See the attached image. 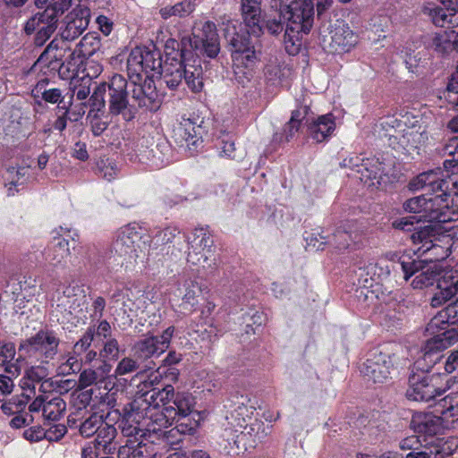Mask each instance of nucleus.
Segmentation results:
<instances>
[{
  "label": "nucleus",
  "mask_w": 458,
  "mask_h": 458,
  "mask_svg": "<svg viewBox=\"0 0 458 458\" xmlns=\"http://www.w3.org/2000/svg\"><path fill=\"white\" fill-rule=\"evenodd\" d=\"M195 431L196 428L192 425H189L187 423H180L170 430L165 431L164 438L168 445H177L182 441V438L180 437L177 440H170V437H174L176 435H193Z\"/></svg>",
  "instance_id": "obj_46"
},
{
  "label": "nucleus",
  "mask_w": 458,
  "mask_h": 458,
  "mask_svg": "<svg viewBox=\"0 0 458 458\" xmlns=\"http://www.w3.org/2000/svg\"><path fill=\"white\" fill-rule=\"evenodd\" d=\"M64 293L67 298L65 305L68 306L70 313L82 311L86 304V295L79 286L67 287Z\"/></svg>",
  "instance_id": "obj_40"
},
{
  "label": "nucleus",
  "mask_w": 458,
  "mask_h": 458,
  "mask_svg": "<svg viewBox=\"0 0 458 458\" xmlns=\"http://www.w3.org/2000/svg\"><path fill=\"white\" fill-rule=\"evenodd\" d=\"M359 174L360 181L368 187L378 188L386 175V168L378 158L369 157L365 159Z\"/></svg>",
  "instance_id": "obj_26"
},
{
  "label": "nucleus",
  "mask_w": 458,
  "mask_h": 458,
  "mask_svg": "<svg viewBox=\"0 0 458 458\" xmlns=\"http://www.w3.org/2000/svg\"><path fill=\"white\" fill-rule=\"evenodd\" d=\"M197 6V0H182L174 5H166L159 10V14L164 20L172 16L184 18L191 15Z\"/></svg>",
  "instance_id": "obj_36"
},
{
  "label": "nucleus",
  "mask_w": 458,
  "mask_h": 458,
  "mask_svg": "<svg viewBox=\"0 0 458 458\" xmlns=\"http://www.w3.org/2000/svg\"><path fill=\"white\" fill-rule=\"evenodd\" d=\"M140 367V365L137 359L131 356L123 357L118 361L114 369V376L122 377L136 372Z\"/></svg>",
  "instance_id": "obj_48"
},
{
  "label": "nucleus",
  "mask_w": 458,
  "mask_h": 458,
  "mask_svg": "<svg viewBox=\"0 0 458 458\" xmlns=\"http://www.w3.org/2000/svg\"><path fill=\"white\" fill-rule=\"evenodd\" d=\"M131 97L140 108L157 111L160 107L158 93L151 80H145L142 84L134 83Z\"/></svg>",
  "instance_id": "obj_21"
},
{
  "label": "nucleus",
  "mask_w": 458,
  "mask_h": 458,
  "mask_svg": "<svg viewBox=\"0 0 458 458\" xmlns=\"http://www.w3.org/2000/svg\"><path fill=\"white\" fill-rule=\"evenodd\" d=\"M300 8H293L284 17L287 21L284 34V44L289 55H296L301 45L303 34H308L313 25L314 4L312 0L299 3Z\"/></svg>",
  "instance_id": "obj_4"
},
{
  "label": "nucleus",
  "mask_w": 458,
  "mask_h": 458,
  "mask_svg": "<svg viewBox=\"0 0 458 458\" xmlns=\"http://www.w3.org/2000/svg\"><path fill=\"white\" fill-rule=\"evenodd\" d=\"M187 261L194 266L210 267L215 262L214 240L211 234L200 228L193 232L189 242Z\"/></svg>",
  "instance_id": "obj_9"
},
{
  "label": "nucleus",
  "mask_w": 458,
  "mask_h": 458,
  "mask_svg": "<svg viewBox=\"0 0 458 458\" xmlns=\"http://www.w3.org/2000/svg\"><path fill=\"white\" fill-rule=\"evenodd\" d=\"M415 190L425 189L435 195H443L447 199L458 195V182L451 178L445 179L440 172L428 171L419 174L411 182Z\"/></svg>",
  "instance_id": "obj_13"
},
{
  "label": "nucleus",
  "mask_w": 458,
  "mask_h": 458,
  "mask_svg": "<svg viewBox=\"0 0 458 458\" xmlns=\"http://www.w3.org/2000/svg\"><path fill=\"white\" fill-rule=\"evenodd\" d=\"M233 46L234 50L232 53V57L238 65L242 64L249 67L257 61V51L254 46H251L249 42L235 39Z\"/></svg>",
  "instance_id": "obj_34"
},
{
  "label": "nucleus",
  "mask_w": 458,
  "mask_h": 458,
  "mask_svg": "<svg viewBox=\"0 0 458 458\" xmlns=\"http://www.w3.org/2000/svg\"><path fill=\"white\" fill-rule=\"evenodd\" d=\"M15 346L12 343L0 346V366H4L11 362L15 357Z\"/></svg>",
  "instance_id": "obj_60"
},
{
  "label": "nucleus",
  "mask_w": 458,
  "mask_h": 458,
  "mask_svg": "<svg viewBox=\"0 0 458 458\" xmlns=\"http://www.w3.org/2000/svg\"><path fill=\"white\" fill-rule=\"evenodd\" d=\"M218 35L215 23L205 21L200 29L194 28L192 38H182L180 59L166 54L159 73L170 89H176L182 82L193 92L203 88V69L199 55L214 58L219 53Z\"/></svg>",
  "instance_id": "obj_1"
},
{
  "label": "nucleus",
  "mask_w": 458,
  "mask_h": 458,
  "mask_svg": "<svg viewBox=\"0 0 458 458\" xmlns=\"http://www.w3.org/2000/svg\"><path fill=\"white\" fill-rule=\"evenodd\" d=\"M445 98L458 109V80L452 78L447 84Z\"/></svg>",
  "instance_id": "obj_56"
},
{
  "label": "nucleus",
  "mask_w": 458,
  "mask_h": 458,
  "mask_svg": "<svg viewBox=\"0 0 458 458\" xmlns=\"http://www.w3.org/2000/svg\"><path fill=\"white\" fill-rule=\"evenodd\" d=\"M436 410L444 420L455 421L458 420V392H453L440 400Z\"/></svg>",
  "instance_id": "obj_38"
},
{
  "label": "nucleus",
  "mask_w": 458,
  "mask_h": 458,
  "mask_svg": "<svg viewBox=\"0 0 458 458\" xmlns=\"http://www.w3.org/2000/svg\"><path fill=\"white\" fill-rule=\"evenodd\" d=\"M411 427L414 432L433 436L441 430L440 417L431 413H416L411 420Z\"/></svg>",
  "instance_id": "obj_31"
},
{
  "label": "nucleus",
  "mask_w": 458,
  "mask_h": 458,
  "mask_svg": "<svg viewBox=\"0 0 458 458\" xmlns=\"http://www.w3.org/2000/svg\"><path fill=\"white\" fill-rule=\"evenodd\" d=\"M66 410L65 402L58 395L50 396L40 394L29 405L32 414L41 416L45 420H59Z\"/></svg>",
  "instance_id": "obj_19"
},
{
  "label": "nucleus",
  "mask_w": 458,
  "mask_h": 458,
  "mask_svg": "<svg viewBox=\"0 0 458 458\" xmlns=\"http://www.w3.org/2000/svg\"><path fill=\"white\" fill-rule=\"evenodd\" d=\"M103 71L102 65L94 60H89L86 63L84 67L85 74L83 78H89L90 81L93 78H97Z\"/></svg>",
  "instance_id": "obj_64"
},
{
  "label": "nucleus",
  "mask_w": 458,
  "mask_h": 458,
  "mask_svg": "<svg viewBox=\"0 0 458 458\" xmlns=\"http://www.w3.org/2000/svg\"><path fill=\"white\" fill-rule=\"evenodd\" d=\"M433 46L439 53H446L455 48L454 41H450L445 35H437L433 39Z\"/></svg>",
  "instance_id": "obj_59"
},
{
  "label": "nucleus",
  "mask_w": 458,
  "mask_h": 458,
  "mask_svg": "<svg viewBox=\"0 0 458 458\" xmlns=\"http://www.w3.org/2000/svg\"><path fill=\"white\" fill-rule=\"evenodd\" d=\"M394 360V355L376 351L369 354L360 371L368 381L384 383L390 377Z\"/></svg>",
  "instance_id": "obj_14"
},
{
  "label": "nucleus",
  "mask_w": 458,
  "mask_h": 458,
  "mask_svg": "<svg viewBox=\"0 0 458 458\" xmlns=\"http://www.w3.org/2000/svg\"><path fill=\"white\" fill-rule=\"evenodd\" d=\"M122 348L116 338L104 341L99 355L107 360H117L120 357Z\"/></svg>",
  "instance_id": "obj_50"
},
{
  "label": "nucleus",
  "mask_w": 458,
  "mask_h": 458,
  "mask_svg": "<svg viewBox=\"0 0 458 458\" xmlns=\"http://www.w3.org/2000/svg\"><path fill=\"white\" fill-rule=\"evenodd\" d=\"M142 228L135 223L123 225L116 231L112 247L123 259L121 266L128 268L137 263L142 253Z\"/></svg>",
  "instance_id": "obj_6"
},
{
  "label": "nucleus",
  "mask_w": 458,
  "mask_h": 458,
  "mask_svg": "<svg viewBox=\"0 0 458 458\" xmlns=\"http://www.w3.org/2000/svg\"><path fill=\"white\" fill-rule=\"evenodd\" d=\"M108 88V83L103 82L98 85L89 98V102L93 109L100 110L105 106V93Z\"/></svg>",
  "instance_id": "obj_55"
},
{
  "label": "nucleus",
  "mask_w": 458,
  "mask_h": 458,
  "mask_svg": "<svg viewBox=\"0 0 458 458\" xmlns=\"http://www.w3.org/2000/svg\"><path fill=\"white\" fill-rule=\"evenodd\" d=\"M174 332V327H169L160 336L148 335L138 341L134 344L135 354L144 360L159 356L168 349Z\"/></svg>",
  "instance_id": "obj_18"
},
{
  "label": "nucleus",
  "mask_w": 458,
  "mask_h": 458,
  "mask_svg": "<svg viewBox=\"0 0 458 458\" xmlns=\"http://www.w3.org/2000/svg\"><path fill=\"white\" fill-rule=\"evenodd\" d=\"M394 264L386 259H381L367 267L368 274H371V279L377 282L386 279L394 269Z\"/></svg>",
  "instance_id": "obj_42"
},
{
  "label": "nucleus",
  "mask_w": 458,
  "mask_h": 458,
  "mask_svg": "<svg viewBox=\"0 0 458 458\" xmlns=\"http://www.w3.org/2000/svg\"><path fill=\"white\" fill-rule=\"evenodd\" d=\"M104 420L102 415L93 413L81 424V435L84 437H92L97 434Z\"/></svg>",
  "instance_id": "obj_43"
},
{
  "label": "nucleus",
  "mask_w": 458,
  "mask_h": 458,
  "mask_svg": "<svg viewBox=\"0 0 458 458\" xmlns=\"http://www.w3.org/2000/svg\"><path fill=\"white\" fill-rule=\"evenodd\" d=\"M434 377L423 371L412 373L409 377V387L406 396L416 402H428L436 396L441 395L445 390L437 387L433 383Z\"/></svg>",
  "instance_id": "obj_16"
},
{
  "label": "nucleus",
  "mask_w": 458,
  "mask_h": 458,
  "mask_svg": "<svg viewBox=\"0 0 458 458\" xmlns=\"http://www.w3.org/2000/svg\"><path fill=\"white\" fill-rule=\"evenodd\" d=\"M168 408L174 409L175 419L177 417L185 418L191 414L193 410V398L186 393H174V396L170 397V403L166 404Z\"/></svg>",
  "instance_id": "obj_37"
},
{
  "label": "nucleus",
  "mask_w": 458,
  "mask_h": 458,
  "mask_svg": "<svg viewBox=\"0 0 458 458\" xmlns=\"http://www.w3.org/2000/svg\"><path fill=\"white\" fill-rule=\"evenodd\" d=\"M335 116L327 114L318 116L308 125L309 136L318 143L327 140L335 131Z\"/></svg>",
  "instance_id": "obj_25"
},
{
  "label": "nucleus",
  "mask_w": 458,
  "mask_h": 458,
  "mask_svg": "<svg viewBox=\"0 0 458 458\" xmlns=\"http://www.w3.org/2000/svg\"><path fill=\"white\" fill-rule=\"evenodd\" d=\"M443 152L444 155L452 157L451 159L444 161L445 169L454 173L456 168L458 169V141L451 140L445 146Z\"/></svg>",
  "instance_id": "obj_51"
},
{
  "label": "nucleus",
  "mask_w": 458,
  "mask_h": 458,
  "mask_svg": "<svg viewBox=\"0 0 458 458\" xmlns=\"http://www.w3.org/2000/svg\"><path fill=\"white\" fill-rule=\"evenodd\" d=\"M442 454L437 446H419L412 452H409L405 458H442Z\"/></svg>",
  "instance_id": "obj_52"
},
{
  "label": "nucleus",
  "mask_w": 458,
  "mask_h": 458,
  "mask_svg": "<svg viewBox=\"0 0 458 458\" xmlns=\"http://www.w3.org/2000/svg\"><path fill=\"white\" fill-rule=\"evenodd\" d=\"M458 342V325L435 335L427 341L424 347V358L429 359L435 352L446 349Z\"/></svg>",
  "instance_id": "obj_29"
},
{
  "label": "nucleus",
  "mask_w": 458,
  "mask_h": 458,
  "mask_svg": "<svg viewBox=\"0 0 458 458\" xmlns=\"http://www.w3.org/2000/svg\"><path fill=\"white\" fill-rule=\"evenodd\" d=\"M58 18L55 9L46 8L31 17L25 24V31L31 34L37 30L35 43L42 46L56 30Z\"/></svg>",
  "instance_id": "obj_15"
},
{
  "label": "nucleus",
  "mask_w": 458,
  "mask_h": 458,
  "mask_svg": "<svg viewBox=\"0 0 458 458\" xmlns=\"http://www.w3.org/2000/svg\"><path fill=\"white\" fill-rule=\"evenodd\" d=\"M403 208L409 213L419 215L420 220L435 223H447L458 218V212L448 205L447 199L443 195H420L407 199Z\"/></svg>",
  "instance_id": "obj_5"
},
{
  "label": "nucleus",
  "mask_w": 458,
  "mask_h": 458,
  "mask_svg": "<svg viewBox=\"0 0 458 458\" xmlns=\"http://www.w3.org/2000/svg\"><path fill=\"white\" fill-rule=\"evenodd\" d=\"M400 267L404 274V279L409 280L414 276L411 286L421 289L432 285L440 274L438 265L435 262L426 260H402Z\"/></svg>",
  "instance_id": "obj_10"
},
{
  "label": "nucleus",
  "mask_w": 458,
  "mask_h": 458,
  "mask_svg": "<svg viewBox=\"0 0 458 458\" xmlns=\"http://www.w3.org/2000/svg\"><path fill=\"white\" fill-rule=\"evenodd\" d=\"M409 120L408 114L402 116V119H389L383 124L396 128L394 134L391 135V138L398 140V144L402 148L410 153L411 150L419 148L424 145L428 140V133L426 129L421 124H419V121L416 120L411 126H407V121Z\"/></svg>",
  "instance_id": "obj_7"
},
{
  "label": "nucleus",
  "mask_w": 458,
  "mask_h": 458,
  "mask_svg": "<svg viewBox=\"0 0 458 458\" xmlns=\"http://www.w3.org/2000/svg\"><path fill=\"white\" fill-rule=\"evenodd\" d=\"M422 13L434 25L440 28L454 29L458 26V14L448 7L436 4L425 5Z\"/></svg>",
  "instance_id": "obj_24"
},
{
  "label": "nucleus",
  "mask_w": 458,
  "mask_h": 458,
  "mask_svg": "<svg viewBox=\"0 0 458 458\" xmlns=\"http://www.w3.org/2000/svg\"><path fill=\"white\" fill-rule=\"evenodd\" d=\"M175 141L193 154L202 143L199 128H197L191 120H183L174 130Z\"/></svg>",
  "instance_id": "obj_22"
},
{
  "label": "nucleus",
  "mask_w": 458,
  "mask_h": 458,
  "mask_svg": "<svg viewBox=\"0 0 458 458\" xmlns=\"http://www.w3.org/2000/svg\"><path fill=\"white\" fill-rule=\"evenodd\" d=\"M119 458H147V448L141 443L131 442L118 450Z\"/></svg>",
  "instance_id": "obj_44"
},
{
  "label": "nucleus",
  "mask_w": 458,
  "mask_h": 458,
  "mask_svg": "<svg viewBox=\"0 0 458 458\" xmlns=\"http://www.w3.org/2000/svg\"><path fill=\"white\" fill-rule=\"evenodd\" d=\"M331 47L335 52H349L357 43V37L347 24L340 23L331 31Z\"/></svg>",
  "instance_id": "obj_28"
},
{
  "label": "nucleus",
  "mask_w": 458,
  "mask_h": 458,
  "mask_svg": "<svg viewBox=\"0 0 458 458\" xmlns=\"http://www.w3.org/2000/svg\"><path fill=\"white\" fill-rule=\"evenodd\" d=\"M365 159L366 158L358 155H351L342 160L340 166L344 168H349L359 174L363 162H365Z\"/></svg>",
  "instance_id": "obj_57"
},
{
  "label": "nucleus",
  "mask_w": 458,
  "mask_h": 458,
  "mask_svg": "<svg viewBox=\"0 0 458 458\" xmlns=\"http://www.w3.org/2000/svg\"><path fill=\"white\" fill-rule=\"evenodd\" d=\"M89 9L87 7L81 8L79 17H76L67 22L65 30L62 33V37L66 40H73L81 36L87 29L89 22Z\"/></svg>",
  "instance_id": "obj_35"
},
{
  "label": "nucleus",
  "mask_w": 458,
  "mask_h": 458,
  "mask_svg": "<svg viewBox=\"0 0 458 458\" xmlns=\"http://www.w3.org/2000/svg\"><path fill=\"white\" fill-rule=\"evenodd\" d=\"M309 111L310 107L307 105H302L293 111L291 119L284 129L287 141L299 131L301 122L307 117Z\"/></svg>",
  "instance_id": "obj_41"
},
{
  "label": "nucleus",
  "mask_w": 458,
  "mask_h": 458,
  "mask_svg": "<svg viewBox=\"0 0 458 458\" xmlns=\"http://www.w3.org/2000/svg\"><path fill=\"white\" fill-rule=\"evenodd\" d=\"M98 384L103 383L111 371V365L103 361L97 369H89Z\"/></svg>",
  "instance_id": "obj_62"
},
{
  "label": "nucleus",
  "mask_w": 458,
  "mask_h": 458,
  "mask_svg": "<svg viewBox=\"0 0 458 458\" xmlns=\"http://www.w3.org/2000/svg\"><path fill=\"white\" fill-rule=\"evenodd\" d=\"M78 357L79 356H76L74 354L70 356L67 359L66 362L62 364L59 367L60 372L63 374H70L71 372H75L77 370H80L81 365V360L79 361Z\"/></svg>",
  "instance_id": "obj_63"
},
{
  "label": "nucleus",
  "mask_w": 458,
  "mask_h": 458,
  "mask_svg": "<svg viewBox=\"0 0 458 458\" xmlns=\"http://www.w3.org/2000/svg\"><path fill=\"white\" fill-rule=\"evenodd\" d=\"M127 81L120 75L114 74L108 82L109 113L113 115L121 114L125 121L135 117V112L129 106L127 93Z\"/></svg>",
  "instance_id": "obj_11"
},
{
  "label": "nucleus",
  "mask_w": 458,
  "mask_h": 458,
  "mask_svg": "<svg viewBox=\"0 0 458 458\" xmlns=\"http://www.w3.org/2000/svg\"><path fill=\"white\" fill-rule=\"evenodd\" d=\"M255 412V409L252 406H248L243 403H241L235 407L230 413V421L235 431L241 430L246 424L251 420V415ZM229 419V417H227Z\"/></svg>",
  "instance_id": "obj_39"
},
{
  "label": "nucleus",
  "mask_w": 458,
  "mask_h": 458,
  "mask_svg": "<svg viewBox=\"0 0 458 458\" xmlns=\"http://www.w3.org/2000/svg\"><path fill=\"white\" fill-rule=\"evenodd\" d=\"M69 241L64 237L55 238L52 244L47 249L45 259L52 267H64L70 257Z\"/></svg>",
  "instance_id": "obj_30"
},
{
  "label": "nucleus",
  "mask_w": 458,
  "mask_h": 458,
  "mask_svg": "<svg viewBox=\"0 0 458 458\" xmlns=\"http://www.w3.org/2000/svg\"><path fill=\"white\" fill-rule=\"evenodd\" d=\"M179 233V230L175 227H165L153 235V241L156 245L168 244L174 241Z\"/></svg>",
  "instance_id": "obj_53"
},
{
  "label": "nucleus",
  "mask_w": 458,
  "mask_h": 458,
  "mask_svg": "<svg viewBox=\"0 0 458 458\" xmlns=\"http://www.w3.org/2000/svg\"><path fill=\"white\" fill-rule=\"evenodd\" d=\"M453 298H455V301L432 318L431 327L440 323L458 325V271L445 272L438 280L437 291L431 298V306L439 307Z\"/></svg>",
  "instance_id": "obj_3"
},
{
  "label": "nucleus",
  "mask_w": 458,
  "mask_h": 458,
  "mask_svg": "<svg viewBox=\"0 0 458 458\" xmlns=\"http://www.w3.org/2000/svg\"><path fill=\"white\" fill-rule=\"evenodd\" d=\"M95 336V326L92 325L87 328L85 333L74 344L72 348V354L81 356L86 352L92 344Z\"/></svg>",
  "instance_id": "obj_45"
},
{
  "label": "nucleus",
  "mask_w": 458,
  "mask_h": 458,
  "mask_svg": "<svg viewBox=\"0 0 458 458\" xmlns=\"http://www.w3.org/2000/svg\"><path fill=\"white\" fill-rule=\"evenodd\" d=\"M164 63L158 51L143 47L133 48L127 59L128 71L137 75L145 72L147 74L151 73V76H154L159 73Z\"/></svg>",
  "instance_id": "obj_12"
},
{
  "label": "nucleus",
  "mask_w": 458,
  "mask_h": 458,
  "mask_svg": "<svg viewBox=\"0 0 458 458\" xmlns=\"http://www.w3.org/2000/svg\"><path fill=\"white\" fill-rule=\"evenodd\" d=\"M47 84L46 81H41L38 82L36 86V90L38 92L41 91V97L42 98L51 104H56L61 103L64 99L63 91L60 89L57 88H51V89H44L45 85Z\"/></svg>",
  "instance_id": "obj_49"
},
{
  "label": "nucleus",
  "mask_w": 458,
  "mask_h": 458,
  "mask_svg": "<svg viewBox=\"0 0 458 458\" xmlns=\"http://www.w3.org/2000/svg\"><path fill=\"white\" fill-rule=\"evenodd\" d=\"M60 338L52 329L39 330L34 335L21 342L19 351L30 357L52 359L57 353Z\"/></svg>",
  "instance_id": "obj_8"
},
{
  "label": "nucleus",
  "mask_w": 458,
  "mask_h": 458,
  "mask_svg": "<svg viewBox=\"0 0 458 458\" xmlns=\"http://www.w3.org/2000/svg\"><path fill=\"white\" fill-rule=\"evenodd\" d=\"M305 240L307 245L316 250H324L325 246L328 244L327 237L321 233H310Z\"/></svg>",
  "instance_id": "obj_58"
},
{
  "label": "nucleus",
  "mask_w": 458,
  "mask_h": 458,
  "mask_svg": "<svg viewBox=\"0 0 458 458\" xmlns=\"http://www.w3.org/2000/svg\"><path fill=\"white\" fill-rule=\"evenodd\" d=\"M272 428V425H265L264 421L254 419L239 431L242 438L246 437L251 441L250 445L252 446L263 442L271 434Z\"/></svg>",
  "instance_id": "obj_32"
},
{
  "label": "nucleus",
  "mask_w": 458,
  "mask_h": 458,
  "mask_svg": "<svg viewBox=\"0 0 458 458\" xmlns=\"http://www.w3.org/2000/svg\"><path fill=\"white\" fill-rule=\"evenodd\" d=\"M351 241V234L348 232L337 229L328 239V244H334L336 249L342 250L349 247Z\"/></svg>",
  "instance_id": "obj_54"
},
{
  "label": "nucleus",
  "mask_w": 458,
  "mask_h": 458,
  "mask_svg": "<svg viewBox=\"0 0 458 458\" xmlns=\"http://www.w3.org/2000/svg\"><path fill=\"white\" fill-rule=\"evenodd\" d=\"M436 237V231L431 225L415 228L411 235L414 244H421L419 250L425 253L432 250L436 259H443L448 256V250H445L438 244L433 242Z\"/></svg>",
  "instance_id": "obj_20"
},
{
  "label": "nucleus",
  "mask_w": 458,
  "mask_h": 458,
  "mask_svg": "<svg viewBox=\"0 0 458 458\" xmlns=\"http://www.w3.org/2000/svg\"><path fill=\"white\" fill-rule=\"evenodd\" d=\"M81 64L82 60L80 55L74 56L72 54L71 60L66 63H63L59 68V73L63 78L70 79V88L76 96L77 99L84 100L90 94L91 81L89 78L80 77L78 72L79 64Z\"/></svg>",
  "instance_id": "obj_17"
},
{
  "label": "nucleus",
  "mask_w": 458,
  "mask_h": 458,
  "mask_svg": "<svg viewBox=\"0 0 458 458\" xmlns=\"http://www.w3.org/2000/svg\"><path fill=\"white\" fill-rule=\"evenodd\" d=\"M98 174L107 181H112L118 174L116 163L111 158H100L97 163Z\"/></svg>",
  "instance_id": "obj_47"
},
{
  "label": "nucleus",
  "mask_w": 458,
  "mask_h": 458,
  "mask_svg": "<svg viewBox=\"0 0 458 458\" xmlns=\"http://www.w3.org/2000/svg\"><path fill=\"white\" fill-rule=\"evenodd\" d=\"M173 396L174 386L167 385L162 389L148 391L133 402V409L142 408L146 411L143 418L146 430L164 436V429L173 425L175 412L166 406Z\"/></svg>",
  "instance_id": "obj_2"
},
{
  "label": "nucleus",
  "mask_w": 458,
  "mask_h": 458,
  "mask_svg": "<svg viewBox=\"0 0 458 458\" xmlns=\"http://www.w3.org/2000/svg\"><path fill=\"white\" fill-rule=\"evenodd\" d=\"M96 435L97 437L93 443L103 454H110L115 451L116 445L114 440L116 437V428L114 426L104 421Z\"/></svg>",
  "instance_id": "obj_33"
},
{
  "label": "nucleus",
  "mask_w": 458,
  "mask_h": 458,
  "mask_svg": "<svg viewBox=\"0 0 458 458\" xmlns=\"http://www.w3.org/2000/svg\"><path fill=\"white\" fill-rule=\"evenodd\" d=\"M178 291L182 295L180 307L185 312H192L199 303L198 298L202 292L199 283L191 278H183L179 283Z\"/></svg>",
  "instance_id": "obj_27"
},
{
  "label": "nucleus",
  "mask_w": 458,
  "mask_h": 458,
  "mask_svg": "<svg viewBox=\"0 0 458 458\" xmlns=\"http://www.w3.org/2000/svg\"><path fill=\"white\" fill-rule=\"evenodd\" d=\"M241 11L248 33L255 37L262 34L261 0H241Z\"/></svg>",
  "instance_id": "obj_23"
},
{
  "label": "nucleus",
  "mask_w": 458,
  "mask_h": 458,
  "mask_svg": "<svg viewBox=\"0 0 458 458\" xmlns=\"http://www.w3.org/2000/svg\"><path fill=\"white\" fill-rule=\"evenodd\" d=\"M67 432V428L63 424H56L45 430V438L48 441H58Z\"/></svg>",
  "instance_id": "obj_61"
}]
</instances>
